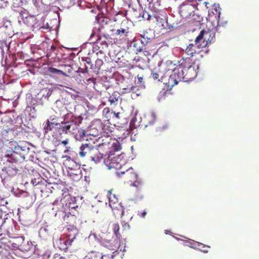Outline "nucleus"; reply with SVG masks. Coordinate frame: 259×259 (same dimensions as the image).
I'll return each mask as SVG.
<instances>
[{"mask_svg": "<svg viewBox=\"0 0 259 259\" xmlns=\"http://www.w3.org/2000/svg\"><path fill=\"white\" fill-rule=\"evenodd\" d=\"M121 149V145L117 141L113 143H102L99 144L98 148H94L89 158L96 163L103 159L105 164L109 169H111L115 166L114 164L116 162L114 153Z\"/></svg>", "mask_w": 259, "mask_h": 259, "instance_id": "obj_1", "label": "nucleus"}, {"mask_svg": "<svg viewBox=\"0 0 259 259\" xmlns=\"http://www.w3.org/2000/svg\"><path fill=\"white\" fill-rule=\"evenodd\" d=\"M209 35V32L204 30L200 31L199 34L195 40V44H190L187 46L185 50V53L191 57L195 56L200 52L201 49L206 47L207 44V36Z\"/></svg>", "mask_w": 259, "mask_h": 259, "instance_id": "obj_2", "label": "nucleus"}, {"mask_svg": "<svg viewBox=\"0 0 259 259\" xmlns=\"http://www.w3.org/2000/svg\"><path fill=\"white\" fill-rule=\"evenodd\" d=\"M116 175L119 178L122 179L124 182H131L132 185L137 188L141 189L143 186L142 181L139 178L138 174L132 167L124 171H117Z\"/></svg>", "mask_w": 259, "mask_h": 259, "instance_id": "obj_3", "label": "nucleus"}, {"mask_svg": "<svg viewBox=\"0 0 259 259\" xmlns=\"http://www.w3.org/2000/svg\"><path fill=\"white\" fill-rule=\"evenodd\" d=\"M113 189L108 191L107 195L109 199V205L115 215L122 217L124 213L123 206L118 202L117 195L113 193Z\"/></svg>", "mask_w": 259, "mask_h": 259, "instance_id": "obj_4", "label": "nucleus"}, {"mask_svg": "<svg viewBox=\"0 0 259 259\" xmlns=\"http://www.w3.org/2000/svg\"><path fill=\"white\" fill-rule=\"evenodd\" d=\"M169 71L167 63L162 64L153 69L151 74V78L155 81L163 82L162 80L166 77V74Z\"/></svg>", "mask_w": 259, "mask_h": 259, "instance_id": "obj_5", "label": "nucleus"}, {"mask_svg": "<svg viewBox=\"0 0 259 259\" xmlns=\"http://www.w3.org/2000/svg\"><path fill=\"white\" fill-rule=\"evenodd\" d=\"M122 229L120 230V227L118 223H114L112 225V229L115 236L117 239H120L122 238V236H124L127 231L130 229L129 224L124 221H122Z\"/></svg>", "mask_w": 259, "mask_h": 259, "instance_id": "obj_6", "label": "nucleus"}, {"mask_svg": "<svg viewBox=\"0 0 259 259\" xmlns=\"http://www.w3.org/2000/svg\"><path fill=\"white\" fill-rule=\"evenodd\" d=\"M61 128L63 132L65 133H71L74 135L79 128V124L76 121L71 120L65 122L61 126Z\"/></svg>", "mask_w": 259, "mask_h": 259, "instance_id": "obj_7", "label": "nucleus"}, {"mask_svg": "<svg viewBox=\"0 0 259 259\" xmlns=\"http://www.w3.org/2000/svg\"><path fill=\"white\" fill-rule=\"evenodd\" d=\"M95 147L90 143L82 144L80 147L79 155L81 157H89Z\"/></svg>", "mask_w": 259, "mask_h": 259, "instance_id": "obj_8", "label": "nucleus"}, {"mask_svg": "<svg viewBox=\"0 0 259 259\" xmlns=\"http://www.w3.org/2000/svg\"><path fill=\"white\" fill-rule=\"evenodd\" d=\"M130 33V31L129 28H120L116 30L115 35L116 36V39L118 38L121 40L125 41L127 40V36H128Z\"/></svg>", "mask_w": 259, "mask_h": 259, "instance_id": "obj_9", "label": "nucleus"}, {"mask_svg": "<svg viewBox=\"0 0 259 259\" xmlns=\"http://www.w3.org/2000/svg\"><path fill=\"white\" fill-rule=\"evenodd\" d=\"M170 71L171 70V72L174 75V78L177 80L179 83L182 79H184V75L183 72V69L181 67H176L175 68H169Z\"/></svg>", "mask_w": 259, "mask_h": 259, "instance_id": "obj_10", "label": "nucleus"}, {"mask_svg": "<svg viewBox=\"0 0 259 259\" xmlns=\"http://www.w3.org/2000/svg\"><path fill=\"white\" fill-rule=\"evenodd\" d=\"M170 71L171 70V72L174 75V78L177 80L179 83L182 79H184V75L183 72V69L181 67H176L175 68H169Z\"/></svg>", "mask_w": 259, "mask_h": 259, "instance_id": "obj_11", "label": "nucleus"}, {"mask_svg": "<svg viewBox=\"0 0 259 259\" xmlns=\"http://www.w3.org/2000/svg\"><path fill=\"white\" fill-rule=\"evenodd\" d=\"M170 71L171 70V72L174 75V78L177 80L179 83L182 79H184V75L183 72V69L181 67H176L175 68H169Z\"/></svg>", "mask_w": 259, "mask_h": 259, "instance_id": "obj_12", "label": "nucleus"}, {"mask_svg": "<svg viewBox=\"0 0 259 259\" xmlns=\"http://www.w3.org/2000/svg\"><path fill=\"white\" fill-rule=\"evenodd\" d=\"M184 79L186 81L193 79L197 76V72L194 67L183 69Z\"/></svg>", "mask_w": 259, "mask_h": 259, "instance_id": "obj_13", "label": "nucleus"}, {"mask_svg": "<svg viewBox=\"0 0 259 259\" xmlns=\"http://www.w3.org/2000/svg\"><path fill=\"white\" fill-rule=\"evenodd\" d=\"M174 77L175 76L172 72L169 76H167V74H166V77L162 81L163 83L167 86L168 88L171 89L178 83L177 80L174 78Z\"/></svg>", "mask_w": 259, "mask_h": 259, "instance_id": "obj_14", "label": "nucleus"}, {"mask_svg": "<svg viewBox=\"0 0 259 259\" xmlns=\"http://www.w3.org/2000/svg\"><path fill=\"white\" fill-rule=\"evenodd\" d=\"M180 65L178 67H182L183 69L193 67L194 62L190 57L183 58L180 61Z\"/></svg>", "mask_w": 259, "mask_h": 259, "instance_id": "obj_15", "label": "nucleus"}, {"mask_svg": "<svg viewBox=\"0 0 259 259\" xmlns=\"http://www.w3.org/2000/svg\"><path fill=\"white\" fill-rule=\"evenodd\" d=\"M191 8L190 6L183 5L180 7V13L184 18H186L191 14Z\"/></svg>", "mask_w": 259, "mask_h": 259, "instance_id": "obj_16", "label": "nucleus"}, {"mask_svg": "<svg viewBox=\"0 0 259 259\" xmlns=\"http://www.w3.org/2000/svg\"><path fill=\"white\" fill-rule=\"evenodd\" d=\"M59 125V123L57 120L53 118L51 121L48 120L46 123V125L45 126V133H48L49 131H52L56 126Z\"/></svg>", "mask_w": 259, "mask_h": 259, "instance_id": "obj_17", "label": "nucleus"}, {"mask_svg": "<svg viewBox=\"0 0 259 259\" xmlns=\"http://www.w3.org/2000/svg\"><path fill=\"white\" fill-rule=\"evenodd\" d=\"M120 99V94L117 92H114L108 98V101L111 105H116Z\"/></svg>", "mask_w": 259, "mask_h": 259, "instance_id": "obj_18", "label": "nucleus"}, {"mask_svg": "<svg viewBox=\"0 0 259 259\" xmlns=\"http://www.w3.org/2000/svg\"><path fill=\"white\" fill-rule=\"evenodd\" d=\"M32 245V243L31 241H25L23 240V242L20 245V249L24 251H28L31 250Z\"/></svg>", "mask_w": 259, "mask_h": 259, "instance_id": "obj_19", "label": "nucleus"}, {"mask_svg": "<svg viewBox=\"0 0 259 259\" xmlns=\"http://www.w3.org/2000/svg\"><path fill=\"white\" fill-rule=\"evenodd\" d=\"M103 64V60L101 59H97L95 61V64H94L93 72L96 73H98Z\"/></svg>", "mask_w": 259, "mask_h": 259, "instance_id": "obj_20", "label": "nucleus"}, {"mask_svg": "<svg viewBox=\"0 0 259 259\" xmlns=\"http://www.w3.org/2000/svg\"><path fill=\"white\" fill-rule=\"evenodd\" d=\"M85 135L84 131L82 129L79 130L78 128V130L75 133L73 136L76 140L80 141L83 139Z\"/></svg>", "mask_w": 259, "mask_h": 259, "instance_id": "obj_21", "label": "nucleus"}, {"mask_svg": "<svg viewBox=\"0 0 259 259\" xmlns=\"http://www.w3.org/2000/svg\"><path fill=\"white\" fill-rule=\"evenodd\" d=\"M48 71L52 74H57L65 76H69L68 75H67L66 73L64 72L63 71L52 67H50L48 68Z\"/></svg>", "mask_w": 259, "mask_h": 259, "instance_id": "obj_22", "label": "nucleus"}, {"mask_svg": "<svg viewBox=\"0 0 259 259\" xmlns=\"http://www.w3.org/2000/svg\"><path fill=\"white\" fill-rule=\"evenodd\" d=\"M142 17L146 20H149L152 18H154L155 19H157L158 16L156 15V14H150L149 13L144 11L143 13Z\"/></svg>", "mask_w": 259, "mask_h": 259, "instance_id": "obj_23", "label": "nucleus"}, {"mask_svg": "<svg viewBox=\"0 0 259 259\" xmlns=\"http://www.w3.org/2000/svg\"><path fill=\"white\" fill-rule=\"evenodd\" d=\"M82 60L85 62L84 64L85 66H89V70H91V71L93 72L94 64L92 63L91 58L89 57L82 58Z\"/></svg>", "mask_w": 259, "mask_h": 259, "instance_id": "obj_24", "label": "nucleus"}, {"mask_svg": "<svg viewBox=\"0 0 259 259\" xmlns=\"http://www.w3.org/2000/svg\"><path fill=\"white\" fill-rule=\"evenodd\" d=\"M169 93V92L168 91H165L164 90L160 91L157 96L158 101H160L163 99H164L166 95Z\"/></svg>", "mask_w": 259, "mask_h": 259, "instance_id": "obj_25", "label": "nucleus"}, {"mask_svg": "<svg viewBox=\"0 0 259 259\" xmlns=\"http://www.w3.org/2000/svg\"><path fill=\"white\" fill-rule=\"evenodd\" d=\"M96 43L97 44L100 45L102 47V49L106 48L108 47V43L106 41V40H102L101 38L99 37L98 39L97 40Z\"/></svg>", "mask_w": 259, "mask_h": 259, "instance_id": "obj_26", "label": "nucleus"}, {"mask_svg": "<svg viewBox=\"0 0 259 259\" xmlns=\"http://www.w3.org/2000/svg\"><path fill=\"white\" fill-rule=\"evenodd\" d=\"M90 259H103V255L99 252H92Z\"/></svg>", "mask_w": 259, "mask_h": 259, "instance_id": "obj_27", "label": "nucleus"}, {"mask_svg": "<svg viewBox=\"0 0 259 259\" xmlns=\"http://www.w3.org/2000/svg\"><path fill=\"white\" fill-rule=\"evenodd\" d=\"M13 170L14 171L15 174L18 170V168L15 166H14L13 164H12L11 167L9 166L7 168V172L11 174L12 172V170Z\"/></svg>", "mask_w": 259, "mask_h": 259, "instance_id": "obj_28", "label": "nucleus"}, {"mask_svg": "<svg viewBox=\"0 0 259 259\" xmlns=\"http://www.w3.org/2000/svg\"><path fill=\"white\" fill-rule=\"evenodd\" d=\"M89 71V66H85V68H82L81 67H79L78 69V72H81L82 73H87Z\"/></svg>", "mask_w": 259, "mask_h": 259, "instance_id": "obj_29", "label": "nucleus"}, {"mask_svg": "<svg viewBox=\"0 0 259 259\" xmlns=\"http://www.w3.org/2000/svg\"><path fill=\"white\" fill-rule=\"evenodd\" d=\"M110 110L108 107L105 108L103 110V113L106 116L107 118L108 117V115L110 114Z\"/></svg>", "mask_w": 259, "mask_h": 259, "instance_id": "obj_30", "label": "nucleus"}, {"mask_svg": "<svg viewBox=\"0 0 259 259\" xmlns=\"http://www.w3.org/2000/svg\"><path fill=\"white\" fill-rule=\"evenodd\" d=\"M134 87L133 86H131L129 88H123V90H124V91H123V93H130L133 90V89Z\"/></svg>", "mask_w": 259, "mask_h": 259, "instance_id": "obj_31", "label": "nucleus"}, {"mask_svg": "<svg viewBox=\"0 0 259 259\" xmlns=\"http://www.w3.org/2000/svg\"><path fill=\"white\" fill-rule=\"evenodd\" d=\"M111 114H113V117H115L117 119H120V115H121V113L120 112H117V113H116L114 111H112L111 112Z\"/></svg>", "mask_w": 259, "mask_h": 259, "instance_id": "obj_32", "label": "nucleus"}, {"mask_svg": "<svg viewBox=\"0 0 259 259\" xmlns=\"http://www.w3.org/2000/svg\"><path fill=\"white\" fill-rule=\"evenodd\" d=\"M69 175L70 176V177H72V179H73L78 180L80 178L79 174H72V173H70Z\"/></svg>", "mask_w": 259, "mask_h": 259, "instance_id": "obj_33", "label": "nucleus"}, {"mask_svg": "<svg viewBox=\"0 0 259 259\" xmlns=\"http://www.w3.org/2000/svg\"><path fill=\"white\" fill-rule=\"evenodd\" d=\"M200 245H202L203 247L204 248L203 249H201L202 251H203L204 252H208V250L205 249V248L207 247V248H210V247L209 246H205L203 244H202V243H199L198 244V246H200Z\"/></svg>", "mask_w": 259, "mask_h": 259, "instance_id": "obj_34", "label": "nucleus"}, {"mask_svg": "<svg viewBox=\"0 0 259 259\" xmlns=\"http://www.w3.org/2000/svg\"><path fill=\"white\" fill-rule=\"evenodd\" d=\"M68 236L69 237V238H70L71 235H68ZM75 238V235H74V236H73L71 238H69L68 240L66 241V242H68L69 241V244L71 245V243L73 241V240H74V239Z\"/></svg>", "mask_w": 259, "mask_h": 259, "instance_id": "obj_35", "label": "nucleus"}, {"mask_svg": "<svg viewBox=\"0 0 259 259\" xmlns=\"http://www.w3.org/2000/svg\"><path fill=\"white\" fill-rule=\"evenodd\" d=\"M39 183V182H36V179H34V180H32L31 181V184L33 185H36L37 184H38V183Z\"/></svg>", "mask_w": 259, "mask_h": 259, "instance_id": "obj_36", "label": "nucleus"}, {"mask_svg": "<svg viewBox=\"0 0 259 259\" xmlns=\"http://www.w3.org/2000/svg\"><path fill=\"white\" fill-rule=\"evenodd\" d=\"M137 77H138V81L140 82V83H142L143 82V77L139 76V75L137 76Z\"/></svg>", "mask_w": 259, "mask_h": 259, "instance_id": "obj_37", "label": "nucleus"}, {"mask_svg": "<svg viewBox=\"0 0 259 259\" xmlns=\"http://www.w3.org/2000/svg\"><path fill=\"white\" fill-rule=\"evenodd\" d=\"M147 212L146 211H143L141 214H140V216L142 218H144L145 215H146Z\"/></svg>", "mask_w": 259, "mask_h": 259, "instance_id": "obj_38", "label": "nucleus"}, {"mask_svg": "<svg viewBox=\"0 0 259 259\" xmlns=\"http://www.w3.org/2000/svg\"><path fill=\"white\" fill-rule=\"evenodd\" d=\"M62 143L64 145H66L68 143V139H66L62 141Z\"/></svg>", "mask_w": 259, "mask_h": 259, "instance_id": "obj_39", "label": "nucleus"}, {"mask_svg": "<svg viewBox=\"0 0 259 259\" xmlns=\"http://www.w3.org/2000/svg\"><path fill=\"white\" fill-rule=\"evenodd\" d=\"M118 252H117V250L115 251L114 252H113V254H112L111 255V258H113L115 255H116L117 254H118Z\"/></svg>", "mask_w": 259, "mask_h": 259, "instance_id": "obj_40", "label": "nucleus"}, {"mask_svg": "<svg viewBox=\"0 0 259 259\" xmlns=\"http://www.w3.org/2000/svg\"><path fill=\"white\" fill-rule=\"evenodd\" d=\"M144 54H145V55L148 56V55H150V54L148 53V51H144Z\"/></svg>", "mask_w": 259, "mask_h": 259, "instance_id": "obj_41", "label": "nucleus"}, {"mask_svg": "<svg viewBox=\"0 0 259 259\" xmlns=\"http://www.w3.org/2000/svg\"><path fill=\"white\" fill-rule=\"evenodd\" d=\"M66 214H65L64 217V221H66Z\"/></svg>", "mask_w": 259, "mask_h": 259, "instance_id": "obj_42", "label": "nucleus"}, {"mask_svg": "<svg viewBox=\"0 0 259 259\" xmlns=\"http://www.w3.org/2000/svg\"><path fill=\"white\" fill-rule=\"evenodd\" d=\"M59 102H60L59 101H57L56 102V104H57Z\"/></svg>", "mask_w": 259, "mask_h": 259, "instance_id": "obj_43", "label": "nucleus"}, {"mask_svg": "<svg viewBox=\"0 0 259 259\" xmlns=\"http://www.w3.org/2000/svg\"><path fill=\"white\" fill-rule=\"evenodd\" d=\"M170 66H171L172 67H174L171 63H170Z\"/></svg>", "mask_w": 259, "mask_h": 259, "instance_id": "obj_44", "label": "nucleus"}, {"mask_svg": "<svg viewBox=\"0 0 259 259\" xmlns=\"http://www.w3.org/2000/svg\"><path fill=\"white\" fill-rule=\"evenodd\" d=\"M14 156L13 154H11V157H13Z\"/></svg>", "mask_w": 259, "mask_h": 259, "instance_id": "obj_45", "label": "nucleus"}, {"mask_svg": "<svg viewBox=\"0 0 259 259\" xmlns=\"http://www.w3.org/2000/svg\"><path fill=\"white\" fill-rule=\"evenodd\" d=\"M93 125H91V128H93Z\"/></svg>", "mask_w": 259, "mask_h": 259, "instance_id": "obj_46", "label": "nucleus"}]
</instances>
